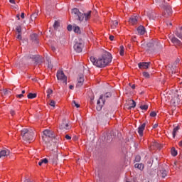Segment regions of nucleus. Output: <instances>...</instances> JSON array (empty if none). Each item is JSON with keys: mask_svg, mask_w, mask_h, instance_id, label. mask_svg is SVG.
<instances>
[{"mask_svg": "<svg viewBox=\"0 0 182 182\" xmlns=\"http://www.w3.org/2000/svg\"><path fill=\"white\" fill-rule=\"evenodd\" d=\"M171 42L173 43L174 45H177L178 46H180L181 45V41H180V40H178L176 37H173L171 38Z\"/></svg>", "mask_w": 182, "mask_h": 182, "instance_id": "23", "label": "nucleus"}, {"mask_svg": "<svg viewBox=\"0 0 182 182\" xmlns=\"http://www.w3.org/2000/svg\"><path fill=\"white\" fill-rule=\"evenodd\" d=\"M55 105H56V102L54 100H51L50 102V106L55 107Z\"/></svg>", "mask_w": 182, "mask_h": 182, "instance_id": "45", "label": "nucleus"}, {"mask_svg": "<svg viewBox=\"0 0 182 182\" xmlns=\"http://www.w3.org/2000/svg\"><path fill=\"white\" fill-rule=\"evenodd\" d=\"M38 14H39V11H36L32 14V15L31 16V19L32 21H35V19H36V18H38Z\"/></svg>", "mask_w": 182, "mask_h": 182, "instance_id": "27", "label": "nucleus"}, {"mask_svg": "<svg viewBox=\"0 0 182 182\" xmlns=\"http://www.w3.org/2000/svg\"><path fill=\"white\" fill-rule=\"evenodd\" d=\"M31 38L33 41V42H36V43H38V34H36V33L31 34Z\"/></svg>", "mask_w": 182, "mask_h": 182, "instance_id": "25", "label": "nucleus"}, {"mask_svg": "<svg viewBox=\"0 0 182 182\" xmlns=\"http://www.w3.org/2000/svg\"><path fill=\"white\" fill-rule=\"evenodd\" d=\"M176 36H178V38H180V39H182V30L176 31Z\"/></svg>", "mask_w": 182, "mask_h": 182, "instance_id": "38", "label": "nucleus"}, {"mask_svg": "<svg viewBox=\"0 0 182 182\" xmlns=\"http://www.w3.org/2000/svg\"><path fill=\"white\" fill-rule=\"evenodd\" d=\"M178 127H176L175 128H173V132H172V136L173 137V139L176 137V133H177V132H178Z\"/></svg>", "mask_w": 182, "mask_h": 182, "instance_id": "33", "label": "nucleus"}, {"mask_svg": "<svg viewBox=\"0 0 182 182\" xmlns=\"http://www.w3.org/2000/svg\"><path fill=\"white\" fill-rule=\"evenodd\" d=\"M72 14L75 15V19L78 21L79 23L86 25V23L89 21L92 15V11L87 13H82L77 8H74L72 9Z\"/></svg>", "mask_w": 182, "mask_h": 182, "instance_id": "2", "label": "nucleus"}, {"mask_svg": "<svg viewBox=\"0 0 182 182\" xmlns=\"http://www.w3.org/2000/svg\"><path fill=\"white\" fill-rule=\"evenodd\" d=\"M48 61V68L49 69H52L53 68V65H52V61L49 58L47 59Z\"/></svg>", "mask_w": 182, "mask_h": 182, "instance_id": "36", "label": "nucleus"}, {"mask_svg": "<svg viewBox=\"0 0 182 182\" xmlns=\"http://www.w3.org/2000/svg\"><path fill=\"white\" fill-rule=\"evenodd\" d=\"M60 130H69L70 127L69 126V119L64 118L62 120V123L59 126Z\"/></svg>", "mask_w": 182, "mask_h": 182, "instance_id": "10", "label": "nucleus"}, {"mask_svg": "<svg viewBox=\"0 0 182 182\" xmlns=\"http://www.w3.org/2000/svg\"><path fill=\"white\" fill-rule=\"evenodd\" d=\"M72 106L73 107H80V105H79V103L76 102V101L73 100L72 102Z\"/></svg>", "mask_w": 182, "mask_h": 182, "instance_id": "37", "label": "nucleus"}, {"mask_svg": "<svg viewBox=\"0 0 182 182\" xmlns=\"http://www.w3.org/2000/svg\"><path fill=\"white\" fill-rule=\"evenodd\" d=\"M132 89H136V85H133L132 86Z\"/></svg>", "mask_w": 182, "mask_h": 182, "instance_id": "61", "label": "nucleus"}, {"mask_svg": "<svg viewBox=\"0 0 182 182\" xmlns=\"http://www.w3.org/2000/svg\"><path fill=\"white\" fill-rule=\"evenodd\" d=\"M113 136H114V132H113L107 134H103L102 140H103V141L105 143H112V140H113Z\"/></svg>", "mask_w": 182, "mask_h": 182, "instance_id": "9", "label": "nucleus"}, {"mask_svg": "<svg viewBox=\"0 0 182 182\" xmlns=\"http://www.w3.org/2000/svg\"><path fill=\"white\" fill-rule=\"evenodd\" d=\"M137 32H138L139 35H144V33H146V28H144V26H140L137 28Z\"/></svg>", "mask_w": 182, "mask_h": 182, "instance_id": "21", "label": "nucleus"}, {"mask_svg": "<svg viewBox=\"0 0 182 182\" xmlns=\"http://www.w3.org/2000/svg\"><path fill=\"white\" fill-rule=\"evenodd\" d=\"M171 154L173 157H176V156H177L178 152H177V150H176V148H174V147L171 148Z\"/></svg>", "mask_w": 182, "mask_h": 182, "instance_id": "30", "label": "nucleus"}, {"mask_svg": "<svg viewBox=\"0 0 182 182\" xmlns=\"http://www.w3.org/2000/svg\"><path fill=\"white\" fill-rule=\"evenodd\" d=\"M68 31H69V32H70V31H72L73 29V26L72 25H68L67 27Z\"/></svg>", "mask_w": 182, "mask_h": 182, "instance_id": "48", "label": "nucleus"}, {"mask_svg": "<svg viewBox=\"0 0 182 182\" xmlns=\"http://www.w3.org/2000/svg\"><path fill=\"white\" fill-rule=\"evenodd\" d=\"M156 14L152 13L151 15L149 16V19H156Z\"/></svg>", "mask_w": 182, "mask_h": 182, "instance_id": "43", "label": "nucleus"}, {"mask_svg": "<svg viewBox=\"0 0 182 182\" xmlns=\"http://www.w3.org/2000/svg\"><path fill=\"white\" fill-rule=\"evenodd\" d=\"M21 93H22V95H24L25 90H22Z\"/></svg>", "mask_w": 182, "mask_h": 182, "instance_id": "64", "label": "nucleus"}, {"mask_svg": "<svg viewBox=\"0 0 182 182\" xmlns=\"http://www.w3.org/2000/svg\"><path fill=\"white\" fill-rule=\"evenodd\" d=\"M151 64V62H143V63H139L138 64V66L139 69H149V67Z\"/></svg>", "mask_w": 182, "mask_h": 182, "instance_id": "14", "label": "nucleus"}, {"mask_svg": "<svg viewBox=\"0 0 182 182\" xmlns=\"http://www.w3.org/2000/svg\"><path fill=\"white\" fill-rule=\"evenodd\" d=\"M119 25V22L117 21H113L112 24H111V28L112 29H115V28Z\"/></svg>", "mask_w": 182, "mask_h": 182, "instance_id": "32", "label": "nucleus"}, {"mask_svg": "<svg viewBox=\"0 0 182 182\" xmlns=\"http://www.w3.org/2000/svg\"><path fill=\"white\" fill-rule=\"evenodd\" d=\"M134 147L135 149H137V147H139V144H136V142L134 141Z\"/></svg>", "mask_w": 182, "mask_h": 182, "instance_id": "51", "label": "nucleus"}, {"mask_svg": "<svg viewBox=\"0 0 182 182\" xmlns=\"http://www.w3.org/2000/svg\"><path fill=\"white\" fill-rule=\"evenodd\" d=\"M16 31L18 33H21L22 32V27H21V26H17L16 27Z\"/></svg>", "mask_w": 182, "mask_h": 182, "instance_id": "39", "label": "nucleus"}, {"mask_svg": "<svg viewBox=\"0 0 182 182\" xmlns=\"http://www.w3.org/2000/svg\"><path fill=\"white\" fill-rule=\"evenodd\" d=\"M157 127H159V124H155L153 126V129H157Z\"/></svg>", "mask_w": 182, "mask_h": 182, "instance_id": "55", "label": "nucleus"}, {"mask_svg": "<svg viewBox=\"0 0 182 182\" xmlns=\"http://www.w3.org/2000/svg\"><path fill=\"white\" fill-rule=\"evenodd\" d=\"M9 2H10L11 4H15V0H9Z\"/></svg>", "mask_w": 182, "mask_h": 182, "instance_id": "58", "label": "nucleus"}, {"mask_svg": "<svg viewBox=\"0 0 182 182\" xmlns=\"http://www.w3.org/2000/svg\"><path fill=\"white\" fill-rule=\"evenodd\" d=\"M10 113H11V114H14V113H16V112H15V110L11 109V110L10 111Z\"/></svg>", "mask_w": 182, "mask_h": 182, "instance_id": "57", "label": "nucleus"}, {"mask_svg": "<svg viewBox=\"0 0 182 182\" xmlns=\"http://www.w3.org/2000/svg\"><path fill=\"white\" fill-rule=\"evenodd\" d=\"M70 89L71 90H73V88L75 87L73 85H70Z\"/></svg>", "mask_w": 182, "mask_h": 182, "instance_id": "59", "label": "nucleus"}, {"mask_svg": "<svg viewBox=\"0 0 182 182\" xmlns=\"http://www.w3.org/2000/svg\"><path fill=\"white\" fill-rule=\"evenodd\" d=\"M11 94V91H9L8 90H4V95L6 96L7 95Z\"/></svg>", "mask_w": 182, "mask_h": 182, "instance_id": "44", "label": "nucleus"}, {"mask_svg": "<svg viewBox=\"0 0 182 182\" xmlns=\"http://www.w3.org/2000/svg\"><path fill=\"white\" fill-rule=\"evenodd\" d=\"M155 1L156 2V4H161V2H162V4L160 5V6H161V8H164V9H165V12L164 14V16L165 18L170 16V15H171L173 14V10L171 9V6L166 4V1L164 0V1L163 0H155Z\"/></svg>", "mask_w": 182, "mask_h": 182, "instance_id": "4", "label": "nucleus"}, {"mask_svg": "<svg viewBox=\"0 0 182 182\" xmlns=\"http://www.w3.org/2000/svg\"><path fill=\"white\" fill-rule=\"evenodd\" d=\"M127 105H129V109L136 107V102H134L133 100H128Z\"/></svg>", "mask_w": 182, "mask_h": 182, "instance_id": "22", "label": "nucleus"}, {"mask_svg": "<svg viewBox=\"0 0 182 182\" xmlns=\"http://www.w3.org/2000/svg\"><path fill=\"white\" fill-rule=\"evenodd\" d=\"M157 113H159V112L152 111V112H150L149 114H157Z\"/></svg>", "mask_w": 182, "mask_h": 182, "instance_id": "53", "label": "nucleus"}, {"mask_svg": "<svg viewBox=\"0 0 182 182\" xmlns=\"http://www.w3.org/2000/svg\"><path fill=\"white\" fill-rule=\"evenodd\" d=\"M47 93V99H50V95H52V93H53V90H52V89L48 88L46 91Z\"/></svg>", "mask_w": 182, "mask_h": 182, "instance_id": "31", "label": "nucleus"}, {"mask_svg": "<svg viewBox=\"0 0 182 182\" xmlns=\"http://www.w3.org/2000/svg\"><path fill=\"white\" fill-rule=\"evenodd\" d=\"M112 59H113V58L112 57V54H110L109 52H105L102 55L98 58L95 57L90 58V60L92 65L100 68H106V66H107V65L112 62Z\"/></svg>", "mask_w": 182, "mask_h": 182, "instance_id": "1", "label": "nucleus"}, {"mask_svg": "<svg viewBox=\"0 0 182 182\" xmlns=\"http://www.w3.org/2000/svg\"><path fill=\"white\" fill-rule=\"evenodd\" d=\"M150 116H151V117H156V114H151Z\"/></svg>", "mask_w": 182, "mask_h": 182, "instance_id": "63", "label": "nucleus"}, {"mask_svg": "<svg viewBox=\"0 0 182 182\" xmlns=\"http://www.w3.org/2000/svg\"><path fill=\"white\" fill-rule=\"evenodd\" d=\"M21 18H22V19L25 18V13H21Z\"/></svg>", "mask_w": 182, "mask_h": 182, "instance_id": "56", "label": "nucleus"}, {"mask_svg": "<svg viewBox=\"0 0 182 182\" xmlns=\"http://www.w3.org/2000/svg\"><path fill=\"white\" fill-rule=\"evenodd\" d=\"M16 17L18 18V20L21 19L19 14H17Z\"/></svg>", "mask_w": 182, "mask_h": 182, "instance_id": "62", "label": "nucleus"}, {"mask_svg": "<svg viewBox=\"0 0 182 182\" xmlns=\"http://www.w3.org/2000/svg\"><path fill=\"white\" fill-rule=\"evenodd\" d=\"M148 164L151 165V166L153 165V160H149L147 161Z\"/></svg>", "mask_w": 182, "mask_h": 182, "instance_id": "50", "label": "nucleus"}, {"mask_svg": "<svg viewBox=\"0 0 182 182\" xmlns=\"http://www.w3.org/2000/svg\"><path fill=\"white\" fill-rule=\"evenodd\" d=\"M84 82H85V76L83 75V74H80L77 78L76 87H82V86H83Z\"/></svg>", "mask_w": 182, "mask_h": 182, "instance_id": "12", "label": "nucleus"}, {"mask_svg": "<svg viewBox=\"0 0 182 182\" xmlns=\"http://www.w3.org/2000/svg\"><path fill=\"white\" fill-rule=\"evenodd\" d=\"M109 40L110 41H114V36H109Z\"/></svg>", "mask_w": 182, "mask_h": 182, "instance_id": "54", "label": "nucleus"}, {"mask_svg": "<svg viewBox=\"0 0 182 182\" xmlns=\"http://www.w3.org/2000/svg\"><path fill=\"white\" fill-rule=\"evenodd\" d=\"M73 31L75 33H82V32L80 31V27L77 26H73Z\"/></svg>", "mask_w": 182, "mask_h": 182, "instance_id": "28", "label": "nucleus"}, {"mask_svg": "<svg viewBox=\"0 0 182 182\" xmlns=\"http://www.w3.org/2000/svg\"><path fill=\"white\" fill-rule=\"evenodd\" d=\"M168 173V172L166 171V169H162L159 171V174H161V176L162 177V178H166Z\"/></svg>", "mask_w": 182, "mask_h": 182, "instance_id": "24", "label": "nucleus"}, {"mask_svg": "<svg viewBox=\"0 0 182 182\" xmlns=\"http://www.w3.org/2000/svg\"><path fill=\"white\" fill-rule=\"evenodd\" d=\"M27 97L28 99H35V97H36V93H29Z\"/></svg>", "mask_w": 182, "mask_h": 182, "instance_id": "35", "label": "nucleus"}, {"mask_svg": "<svg viewBox=\"0 0 182 182\" xmlns=\"http://www.w3.org/2000/svg\"><path fill=\"white\" fill-rule=\"evenodd\" d=\"M48 163H49V161L48 160V159L45 158V159H41L38 162V166H42V164H48Z\"/></svg>", "mask_w": 182, "mask_h": 182, "instance_id": "26", "label": "nucleus"}, {"mask_svg": "<svg viewBox=\"0 0 182 182\" xmlns=\"http://www.w3.org/2000/svg\"><path fill=\"white\" fill-rule=\"evenodd\" d=\"M144 129H146V123H143L138 127V133L140 137H143V132H144Z\"/></svg>", "mask_w": 182, "mask_h": 182, "instance_id": "17", "label": "nucleus"}, {"mask_svg": "<svg viewBox=\"0 0 182 182\" xmlns=\"http://www.w3.org/2000/svg\"><path fill=\"white\" fill-rule=\"evenodd\" d=\"M29 59H31V60L33 62H35L36 65H41V63H43V60L42 59V57H41L39 55H26L23 57V60H26L28 62Z\"/></svg>", "mask_w": 182, "mask_h": 182, "instance_id": "6", "label": "nucleus"}, {"mask_svg": "<svg viewBox=\"0 0 182 182\" xmlns=\"http://www.w3.org/2000/svg\"><path fill=\"white\" fill-rule=\"evenodd\" d=\"M140 160H141V157L140 156V155H136L135 156V161H136V163H139V161H140Z\"/></svg>", "mask_w": 182, "mask_h": 182, "instance_id": "41", "label": "nucleus"}, {"mask_svg": "<svg viewBox=\"0 0 182 182\" xmlns=\"http://www.w3.org/2000/svg\"><path fill=\"white\" fill-rule=\"evenodd\" d=\"M16 97H18L19 99H22L23 97V95L22 94L16 95Z\"/></svg>", "mask_w": 182, "mask_h": 182, "instance_id": "49", "label": "nucleus"}, {"mask_svg": "<svg viewBox=\"0 0 182 182\" xmlns=\"http://www.w3.org/2000/svg\"><path fill=\"white\" fill-rule=\"evenodd\" d=\"M177 68V65L176 64H173V65H168L167 68V71L168 73L173 75V73H176L177 70H176Z\"/></svg>", "mask_w": 182, "mask_h": 182, "instance_id": "15", "label": "nucleus"}, {"mask_svg": "<svg viewBox=\"0 0 182 182\" xmlns=\"http://www.w3.org/2000/svg\"><path fill=\"white\" fill-rule=\"evenodd\" d=\"M135 168H138L139 170H143L144 168V165L143 164H136L134 165Z\"/></svg>", "mask_w": 182, "mask_h": 182, "instance_id": "29", "label": "nucleus"}, {"mask_svg": "<svg viewBox=\"0 0 182 182\" xmlns=\"http://www.w3.org/2000/svg\"><path fill=\"white\" fill-rule=\"evenodd\" d=\"M143 76H144V77H146V79H149L150 77V74L147 72H144L143 73Z\"/></svg>", "mask_w": 182, "mask_h": 182, "instance_id": "40", "label": "nucleus"}, {"mask_svg": "<svg viewBox=\"0 0 182 182\" xmlns=\"http://www.w3.org/2000/svg\"><path fill=\"white\" fill-rule=\"evenodd\" d=\"M21 134L25 141H33L35 140V134L33 131H29L28 129H22Z\"/></svg>", "mask_w": 182, "mask_h": 182, "instance_id": "3", "label": "nucleus"}, {"mask_svg": "<svg viewBox=\"0 0 182 182\" xmlns=\"http://www.w3.org/2000/svg\"><path fill=\"white\" fill-rule=\"evenodd\" d=\"M65 139L67 140H70L72 139V137L70 136H69V135H65Z\"/></svg>", "mask_w": 182, "mask_h": 182, "instance_id": "52", "label": "nucleus"}, {"mask_svg": "<svg viewBox=\"0 0 182 182\" xmlns=\"http://www.w3.org/2000/svg\"><path fill=\"white\" fill-rule=\"evenodd\" d=\"M53 28L54 29H58L59 28V22L58 21H55L53 24Z\"/></svg>", "mask_w": 182, "mask_h": 182, "instance_id": "42", "label": "nucleus"}, {"mask_svg": "<svg viewBox=\"0 0 182 182\" xmlns=\"http://www.w3.org/2000/svg\"><path fill=\"white\" fill-rule=\"evenodd\" d=\"M112 97V94L110 92H107L105 95H102L100 97V99L97 102V107L96 109L98 112L102 110L103 107V105H105V99H109V97Z\"/></svg>", "mask_w": 182, "mask_h": 182, "instance_id": "5", "label": "nucleus"}, {"mask_svg": "<svg viewBox=\"0 0 182 182\" xmlns=\"http://www.w3.org/2000/svg\"><path fill=\"white\" fill-rule=\"evenodd\" d=\"M138 112H139V113H146L149 109V105L144 102H141L138 105Z\"/></svg>", "mask_w": 182, "mask_h": 182, "instance_id": "11", "label": "nucleus"}, {"mask_svg": "<svg viewBox=\"0 0 182 182\" xmlns=\"http://www.w3.org/2000/svg\"><path fill=\"white\" fill-rule=\"evenodd\" d=\"M138 19H139V17L132 16L129 18V23H131L132 25H136L137 23Z\"/></svg>", "mask_w": 182, "mask_h": 182, "instance_id": "19", "label": "nucleus"}, {"mask_svg": "<svg viewBox=\"0 0 182 182\" xmlns=\"http://www.w3.org/2000/svg\"><path fill=\"white\" fill-rule=\"evenodd\" d=\"M10 153H11V151L8 149H4L0 151V159H1V157H6L9 156Z\"/></svg>", "mask_w": 182, "mask_h": 182, "instance_id": "18", "label": "nucleus"}, {"mask_svg": "<svg viewBox=\"0 0 182 182\" xmlns=\"http://www.w3.org/2000/svg\"><path fill=\"white\" fill-rule=\"evenodd\" d=\"M146 46H148V48H153V46H154V45L153 44V43L149 42L146 44Z\"/></svg>", "mask_w": 182, "mask_h": 182, "instance_id": "46", "label": "nucleus"}, {"mask_svg": "<svg viewBox=\"0 0 182 182\" xmlns=\"http://www.w3.org/2000/svg\"><path fill=\"white\" fill-rule=\"evenodd\" d=\"M44 136L46 137H50V138H55L56 137V135L55 134V132L53 131H50L49 129H45L43 132Z\"/></svg>", "mask_w": 182, "mask_h": 182, "instance_id": "13", "label": "nucleus"}, {"mask_svg": "<svg viewBox=\"0 0 182 182\" xmlns=\"http://www.w3.org/2000/svg\"><path fill=\"white\" fill-rule=\"evenodd\" d=\"M57 79L58 80H61V82H63V83L65 85H68V77L65 75V73H63L61 70H59L57 72Z\"/></svg>", "mask_w": 182, "mask_h": 182, "instance_id": "8", "label": "nucleus"}, {"mask_svg": "<svg viewBox=\"0 0 182 182\" xmlns=\"http://www.w3.org/2000/svg\"><path fill=\"white\" fill-rule=\"evenodd\" d=\"M119 54L121 56H123L124 55V46H121L119 47Z\"/></svg>", "mask_w": 182, "mask_h": 182, "instance_id": "34", "label": "nucleus"}, {"mask_svg": "<svg viewBox=\"0 0 182 182\" xmlns=\"http://www.w3.org/2000/svg\"><path fill=\"white\" fill-rule=\"evenodd\" d=\"M16 38L18 39V41H22V35L21 33H18Z\"/></svg>", "mask_w": 182, "mask_h": 182, "instance_id": "47", "label": "nucleus"}, {"mask_svg": "<svg viewBox=\"0 0 182 182\" xmlns=\"http://www.w3.org/2000/svg\"><path fill=\"white\" fill-rule=\"evenodd\" d=\"M85 44L83 43V40L78 38L76 40L75 43L74 45V50H76L77 53H80L83 50V46Z\"/></svg>", "mask_w": 182, "mask_h": 182, "instance_id": "7", "label": "nucleus"}, {"mask_svg": "<svg viewBox=\"0 0 182 182\" xmlns=\"http://www.w3.org/2000/svg\"><path fill=\"white\" fill-rule=\"evenodd\" d=\"M179 146L182 147V140L179 142Z\"/></svg>", "mask_w": 182, "mask_h": 182, "instance_id": "60", "label": "nucleus"}, {"mask_svg": "<svg viewBox=\"0 0 182 182\" xmlns=\"http://www.w3.org/2000/svg\"><path fill=\"white\" fill-rule=\"evenodd\" d=\"M58 153H54L53 156L50 157V160H52L53 164H58Z\"/></svg>", "mask_w": 182, "mask_h": 182, "instance_id": "20", "label": "nucleus"}, {"mask_svg": "<svg viewBox=\"0 0 182 182\" xmlns=\"http://www.w3.org/2000/svg\"><path fill=\"white\" fill-rule=\"evenodd\" d=\"M180 98L178 97H174L171 100V103L173 106L176 107V106H178L180 105Z\"/></svg>", "mask_w": 182, "mask_h": 182, "instance_id": "16", "label": "nucleus"}]
</instances>
